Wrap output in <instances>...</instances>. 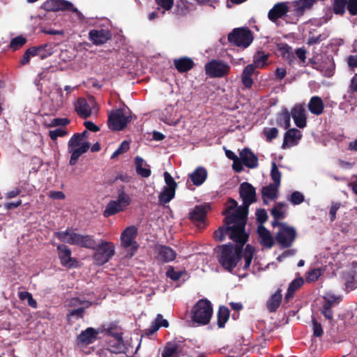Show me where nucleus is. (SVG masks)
<instances>
[{
	"instance_id": "obj_19",
	"label": "nucleus",
	"mask_w": 357,
	"mask_h": 357,
	"mask_svg": "<svg viewBox=\"0 0 357 357\" xmlns=\"http://www.w3.org/2000/svg\"><path fill=\"white\" fill-rule=\"evenodd\" d=\"M155 252L157 259L162 262L173 261L176 257V252L170 247L165 245H157Z\"/></svg>"
},
{
	"instance_id": "obj_61",
	"label": "nucleus",
	"mask_w": 357,
	"mask_h": 357,
	"mask_svg": "<svg viewBox=\"0 0 357 357\" xmlns=\"http://www.w3.org/2000/svg\"><path fill=\"white\" fill-rule=\"evenodd\" d=\"M155 1L159 6L166 10L171 9L174 3V0H155Z\"/></svg>"
},
{
	"instance_id": "obj_60",
	"label": "nucleus",
	"mask_w": 357,
	"mask_h": 357,
	"mask_svg": "<svg viewBox=\"0 0 357 357\" xmlns=\"http://www.w3.org/2000/svg\"><path fill=\"white\" fill-rule=\"evenodd\" d=\"M331 308V307L328 304H324L321 310L323 315L329 321H332L333 319V314Z\"/></svg>"
},
{
	"instance_id": "obj_12",
	"label": "nucleus",
	"mask_w": 357,
	"mask_h": 357,
	"mask_svg": "<svg viewBox=\"0 0 357 357\" xmlns=\"http://www.w3.org/2000/svg\"><path fill=\"white\" fill-rule=\"evenodd\" d=\"M228 39L237 46L246 47L251 43L252 37L250 31L237 29L228 36Z\"/></svg>"
},
{
	"instance_id": "obj_9",
	"label": "nucleus",
	"mask_w": 357,
	"mask_h": 357,
	"mask_svg": "<svg viewBox=\"0 0 357 357\" xmlns=\"http://www.w3.org/2000/svg\"><path fill=\"white\" fill-rule=\"evenodd\" d=\"M130 121V116L126 110L116 109L109 114L108 126L112 130H121Z\"/></svg>"
},
{
	"instance_id": "obj_26",
	"label": "nucleus",
	"mask_w": 357,
	"mask_h": 357,
	"mask_svg": "<svg viewBox=\"0 0 357 357\" xmlns=\"http://www.w3.org/2000/svg\"><path fill=\"white\" fill-rule=\"evenodd\" d=\"M70 245L86 248H95V240L89 235H82L75 232Z\"/></svg>"
},
{
	"instance_id": "obj_64",
	"label": "nucleus",
	"mask_w": 357,
	"mask_h": 357,
	"mask_svg": "<svg viewBox=\"0 0 357 357\" xmlns=\"http://www.w3.org/2000/svg\"><path fill=\"white\" fill-rule=\"evenodd\" d=\"M167 275L173 280H178L181 277V272L175 271L171 268L167 271Z\"/></svg>"
},
{
	"instance_id": "obj_28",
	"label": "nucleus",
	"mask_w": 357,
	"mask_h": 357,
	"mask_svg": "<svg viewBox=\"0 0 357 357\" xmlns=\"http://www.w3.org/2000/svg\"><path fill=\"white\" fill-rule=\"evenodd\" d=\"M57 250H59V257L61 264L67 267L72 266L75 260L71 257L70 250L64 245H59Z\"/></svg>"
},
{
	"instance_id": "obj_13",
	"label": "nucleus",
	"mask_w": 357,
	"mask_h": 357,
	"mask_svg": "<svg viewBox=\"0 0 357 357\" xmlns=\"http://www.w3.org/2000/svg\"><path fill=\"white\" fill-rule=\"evenodd\" d=\"M130 347H132L130 344L123 343L122 337L119 334L111 336L108 340V349L112 353H130Z\"/></svg>"
},
{
	"instance_id": "obj_37",
	"label": "nucleus",
	"mask_w": 357,
	"mask_h": 357,
	"mask_svg": "<svg viewBox=\"0 0 357 357\" xmlns=\"http://www.w3.org/2000/svg\"><path fill=\"white\" fill-rule=\"evenodd\" d=\"M206 214V208L202 206H196L190 213V218L194 222L203 223Z\"/></svg>"
},
{
	"instance_id": "obj_51",
	"label": "nucleus",
	"mask_w": 357,
	"mask_h": 357,
	"mask_svg": "<svg viewBox=\"0 0 357 357\" xmlns=\"http://www.w3.org/2000/svg\"><path fill=\"white\" fill-rule=\"evenodd\" d=\"M268 59V56L264 54L258 53L255 56L254 58V64H252L255 68H263L265 66L266 61Z\"/></svg>"
},
{
	"instance_id": "obj_6",
	"label": "nucleus",
	"mask_w": 357,
	"mask_h": 357,
	"mask_svg": "<svg viewBox=\"0 0 357 357\" xmlns=\"http://www.w3.org/2000/svg\"><path fill=\"white\" fill-rule=\"evenodd\" d=\"M90 145L89 142L81 139V135L75 134L68 144V151L71 154L70 164L74 165L79 156L88 151Z\"/></svg>"
},
{
	"instance_id": "obj_5",
	"label": "nucleus",
	"mask_w": 357,
	"mask_h": 357,
	"mask_svg": "<svg viewBox=\"0 0 357 357\" xmlns=\"http://www.w3.org/2000/svg\"><path fill=\"white\" fill-rule=\"evenodd\" d=\"M93 259L97 265L107 263L115 255V245L110 241H100L98 245L95 243Z\"/></svg>"
},
{
	"instance_id": "obj_4",
	"label": "nucleus",
	"mask_w": 357,
	"mask_h": 357,
	"mask_svg": "<svg viewBox=\"0 0 357 357\" xmlns=\"http://www.w3.org/2000/svg\"><path fill=\"white\" fill-rule=\"evenodd\" d=\"M273 225L278 227L275 235L277 243L283 248L291 246L296 236V229L284 222L274 221Z\"/></svg>"
},
{
	"instance_id": "obj_30",
	"label": "nucleus",
	"mask_w": 357,
	"mask_h": 357,
	"mask_svg": "<svg viewBox=\"0 0 357 357\" xmlns=\"http://www.w3.org/2000/svg\"><path fill=\"white\" fill-rule=\"evenodd\" d=\"M324 108V102L321 98L318 96H313L308 103L310 112L315 115H320L323 112Z\"/></svg>"
},
{
	"instance_id": "obj_20",
	"label": "nucleus",
	"mask_w": 357,
	"mask_h": 357,
	"mask_svg": "<svg viewBox=\"0 0 357 357\" xmlns=\"http://www.w3.org/2000/svg\"><path fill=\"white\" fill-rule=\"evenodd\" d=\"M289 8L287 3L281 2L274 5L268 13V19L273 22L276 23L277 20L284 16L288 12Z\"/></svg>"
},
{
	"instance_id": "obj_63",
	"label": "nucleus",
	"mask_w": 357,
	"mask_h": 357,
	"mask_svg": "<svg viewBox=\"0 0 357 357\" xmlns=\"http://www.w3.org/2000/svg\"><path fill=\"white\" fill-rule=\"evenodd\" d=\"M256 216L258 221L262 225L267 220V213L264 209H259L256 212Z\"/></svg>"
},
{
	"instance_id": "obj_40",
	"label": "nucleus",
	"mask_w": 357,
	"mask_h": 357,
	"mask_svg": "<svg viewBox=\"0 0 357 357\" xmlns=\"http://www.w3.org/2000/svg\"><path fill=\"white\" fill-rule=\"evenodd\" d=\"M174 66L179 72H185L192 68L193 62L188 58H182L174 61Z\"/></svg>"
},
{
	"instance_id": "obj_1",
	"label": "nucleus",
	"mask_w": 357,
	"mask_h": 357,
	"mask_svg": "<svg viewBox=\"0 0 357 357\" xmlns=\"http://www.w3.org/2000/svg\"><path fill=\"white\" fill-rule=\"evenodd\" d=\"M225 215V224L228 225L227 231L230 233L231 239L247 241L248 235L245 232L248 211L243 206L237 208V202L229 199L223 212Z\"/></svg>"
},
{
	"instance_id": "obj_43",
	"label": "nucleus",
	"mask_w": 357,
	"mask_h": 357,
	"mask_svg": "<svg viewBox=\"0 0 357 357\" xmlns=\"http://www.w3.org/2000/svg\"><path fill=\"white\" fill-rule=\"evenodd\" d=\"M287 211V204L284 203L277 204L271 210V214L275 219L284 218Z\"/></svg>"
},
{
	"instance_id": "obj_45",
	"label": "nucleus",
	"mask_w": 357,
	"mask_h": 357,
	"mask_svg": "<svg viewBox=\"0 0 357 357\" xmlns=\"http://www.w3.org/2000/svg\"><path fill=\"white\" fill-rule=\"evenodd\" d=\"M167 328L169 326V323L167 319H164L163 317L158 314L154 321V322L151 326L149 329L150 333H153L157 331L160 327Z\"/></svg>"
},
{
	"instance_id": "obj_42",
	"label": "nucleus",
	"mask_w": 357,
	"mask_h": 357,
	"mask_svg": "<svg viewBox=\"0 0 357 357\" xmlns=\"http://www.w3.org/2000/svg\"><path fill=\"white\" fill-rule=\"evenodd\" d=\"M75 234L72 229H67L65 231L55 232L54 236L61 241L71 244Z\"/></svg>"
},
{
	"instance_id": "obj_15",
	"label": "nucleus",
	"mask_w": 357,
	"mask_h": 357,
	"mask_svg": "<svg viewBox=\"0 0 357 357\" xmlns=\"http://www.w3.org/2000/svg\"><path fill=\"white\" fill-rule=\"evenodd\" d=\"M347 5V10L353 15H357V0H333V10L336 14H343L345 6Z\"/></svg>"
},
{
	"instance_id": "obj_36",
	"label": "nucleus",
	"mask_w": 357,
	"mask_h": 357,
	"mask_svg": "<svg viewBox=\"0 0 357 357\" xmlns=\"http://www.w3.org/2000/svg\"><path fill=\"white\" fill-rule=\"evenodd\" d=\"M315 2V0H298L294 2V12L301 15L306 9H309Z\"/></svg>"
},
{
	"instance_id": "obj_27",
	"label": "nucleus",
	"mask_w": 357,
	"mask_h": 357,
	"mask_svg": "<svg viewBox=\"0 0 357 357\" xmlns=\"http://www.w3.org/2000/svg\"><path fill=\"white\" fill-rule=\"evenodd\" d=\"M239 155L241 160L246 167L249 168H255L257 167L258 158L250 149H243Z\"/></svg>"
},
{
	"instance_id": "obj_31",
	"label": "nucleus",
	"mask_w": 357,
	"mask_h": 357,
	"mask_svg": "<svg viewBox=\"0 0 357 357\" xmlns=\"http://www.w3.org/2000/svg\"><path fill=\"white\" fill-rule=\"evenodd\" d=\"M190 179L194 185H202L207 177V172L203 167H197L190 175Z\"/></svg>"
},
{
	"instance_id": "obj_35",
	"label": "nucleus",
	"mask_w": 357,
	"mask_h": 357,
	"mask_svg": "<svg viewBox=\"0 0 357 357\" xmlns=\"http://www.w3.org/2000/svg\"><path fill=\"white\" fill-rule=\"evenodd\" d=\"M279 187L280 185L275 183H271L264 187L262 189V195L264 201L266 202L267 199L273 200L277 198Z\"/></svg>"
},
{
	"instance_id": "obj_57",
	"label": "nucleus",
	"mask_w": 357,
	"mask_h": 357,
	"mask_svg": "<svg viewBox=\"0 0 357 357\" xmlns=\"http://www.w3.org/2000/svg\"><path fill=\"white\" fill-rule=\"evenodd\" d=\"M345 287L347 291H352L357 287V281L354 280V274L349 275L346 278Z\"/></svg>"
},
{
	"instance_id": "obj_54",
	"label": "nucleus",
	"mask_w": 357,
	"mask_h": 357,
	"mask_svg": "<svg viewBox=\"0 0 357 357\" xmlns=\"http://www.w3.org/2000/svg\"><path fill=\"white\" fill-rule=\"evenodd\" d=\"M324 299L326 301L324 304H328L329 306L332 307L333 304L338 303L341 301V297L328 292L324 296Z\"/></svg>"
},
{
	"instance_id": "obj_38",
	"label": "nucleus",
	"mask_w": 357,
	"mask_h": 357,
	"mask_svg": "<svg viewBox=\"0 0 357 357\" xmlns=\"http://www.w3.org/2000/svg\"><path fill=\"white\" fill-rule=\"evenodd\" d=\"M52 101L57 107H62L67 100V97L64 96L61 88H56L50 93Z\"/></svg>"
},
{
	"instance_id": "obj_10",
	"label": "nucleus",
	"mask_w": 357,
	"mask_h": 357,
	"mask_svg": "<svg viewBox=\"0 0 357 357\" xmlns=\"http://www.w3.org/2000/svg\"><path fill=\"white\" fill-rule=\"evenodd\" d=\"M229 66L220 60H212L205 65L206 73L211 77H222L229 73Z\"/></svg>"
},
{
	"instance_id": "obj_23",
	"label": "nucleus",
	"mask_w": 357,
	"mask_h": 357,
	"mask_svg": "<svg viewBox=\"0 0 357 357\" xmlns=\"http://www.w3.org/2000/svg\"><path fill=\"white\" fill-rule=\"evenodd\" d=\"M99 331L93 328H88L82 331L77 338V342L79 345H87L93 343L97 339Z\"/></svg>"
},
{
	"instance_id": "obj_14",
	"label": "nucleus",
	"mask_w": 357,
	"mask_h": 357,
	"mask_svg": "<svg viewBox=\"0 0 357 357\" xmlns=\"http://www.w3.org/2000/svg\"><path fill=\"white\" fill-rule=\"evenodd\" d=\"M239 192L241 197L243 201V207L245 208L248 211V206L255 202V189L251 184L244 182L240 186Z\"/></svg>"
},
{
	"instance_id": "obj_16",
	"label": "nucleus",
	"mask_w": 357,
	"mask_h": 357,
	"mask_svg": "<svg viewBox=\"0 0 357 357\" xmlns=\"http://www.w3.org/2000/svg\"><path fill=\"white\" fill-rule=\"evenodd\" d=\"M44 9L47 10L56 11L59 10H72L77 12V10L73 7V5L65 0H47L43 3Z\"/></svg>"
},
{
	"instance_id": "obj_18",
	"label": "nucleus",
	"mask_w": 357,
	"mask_h": 357,
	"mask_svg": "<svg viewBox=\"0 0 357 357\" xmlns=\"http://www.w3.org/2000/svg\"><path fill=\"white\" fill-rule=\"evenodd\" d=\"M184 352V345L181 342H172L166 344L162 357H178Z\"/></svg>"
},
{
	"instance_id": "obj_48",
	"label": "nucleus",
	"mask_w": 357,
	"mask_h": 357,
	"mask_svg": "<svg viewBox=\"0 0 357 357\" xmlns=\"http://www.w3.org/2000/svg\"><path fill=\"white\" fill-rule=\"evenodd\" d=\"M255 250L253 247L251 245H247L245 248V253H244V260L245 264L243 266V269H247L250 267L251 261L252 260V257L254 254Z\"/></svg>"
},
{
	"instance_id": "obj_21",
	"label": "nucleus",
	"mask_w": 357,
	"mask_h": 357,
	"mask_svg": "<svg viewBox=\"0 0 357 357\" xmlns=\"http://www.w3.org/2000/svg\"><path fill=\"white\" fill-rule=\"evenodd\" d=\"M301 137V131L296 128L289 129L284 135L282 148L286 149L298 144Z\"/></svg>"
},
{
	"instance_id": "obj_7",
	"label": "nucleus",
	"mask_w": 357,
	"mask_h": 357,
	"mask_svg": "<svg viewBox=\"0 0 357 357\" xmlns=\"http://www.w3.org/2000/svg\"><path fill=\"white\" fill-rule=\"evenodd\" d=\"M137 235V229L134 225L126 227L121 235V245L130 252V256H132L138 248V244L135 241Z\"/></svg>"
},
{
	"instance_id": "obj_24",
	"label": "nucleus",
	"mask_w": 357,
	"mask_h": 357,
	"mask_svg": "<svg viewBox=\"0 0 357 357\" xmlns=\"http://www.w3.org/2000/svg\"><path fill=\"white\" fill-rule=\"evenodd\" d=\"M89 35V39L96 45L104 44L111 38L109 31L105 29H93Z\"/></svg>"
},
{
	"instance_id": "obj_49",
	"label": "nucleus",
	"mask_w": 357,
	"mask_h": 357,
	"mask_svg": "<svg viewBox=\"0 0 357 357\" xmlns=\"http://www.w3.org/2000/svg\"><path fill=\"white\" fill-rule=\"evenodd\" d=\"M281 175V172L279 171L276 163L273 162L271 164V176L273 183L280 185Z\"/></svg>"
},
{
	"instance_id": "obj_25",
	"label": "nucleus",
	"mask_w": 357,
	"mask_h": 357,
	"mask_svg": "<svg viewBox=\"0 0 357 357\" xmlns=\"http://www.w3.org/2000/svg\"><path fill=\"white\" fill-rule=\"evenodd\" d=\"M258 240L261 245L266 248H271L273 244V237L262 225L258 226L257 228Z\"/></svg>"
},
{
	"instance_id": "obj_53",
	"label": "nucleus",
	"mask_w": 357,
	"mask_h": 357,
	"mask_svg": "<svg viewBox=\"0 0 357 357\" xmlns=\"http://www.w3.org/2000/svg\"><path fill=\"white\" fill-rule=\"evenodd\" d=\"M68 133V130L64 128H59L55 130H50L49 135L52 140H56L58 137L66 136Z\"/></svg>"
},
{
	"instance_id": "obj_3",
	"label": "nucleus",
	"mask_w": 357,
	"mask_h": 357,
	"mask_svg": "<svg viewBox=\"0 0 357 357\" xmlns=\"http://www.w3.org/2000/svg\"><path fill=\"white\" fill-rule=\"evenodd\" d=\"M212 314L213 308L211 303L208 300L202 299L193 307L192 319L200 325H206L210 321Z\"/></svg>"
},
{
	"instance_id": "obj_58",
	"label": "nucleus",
	"mask_w": 357,
	"mask_h": 357,
	"mask_svg": "<svg viewBox=\"0 0 357 357\" xmlns=\"http://www.w3.org/2000/svg\"><path fill=\"white\" fill-rule=\"evenodd\" d=\"M26 38L22 36H17L13 38L10 42V47L13 50L22 47L26 43Z\"/></svg>"
},
{
	"instance_id": "obj_32",
	"label": "nucleus",
	"mask_w": 357,
	"mask_h": 357,
	"mask_svg": "<svg viewBox=\"0 0 357 357\" xmlns=\"http://www.w3.org/2000/svg\"><path fill=\"white\" fill-rule=\"evenodd\" d=\"M135 163L136 172L139 175L146 178L151 175V169L142 158L137 156L135 159Z\"/></svg>"
},
{
	"instance_id": "obj_29",
	"label": "nucleus",
	"mask_w": 357,
	"mask_h": 357,
	"mask_svg": "<svg viewBox=\"0 0 357 357\" xmlns=\"http://www.w3.org/2000/svg\"><path fill=\"white\" fill-rule=\"evenodd\" d=\"M75 109L77 114L82 118H87L91 114V108L87 101L83 98H79L74 103Z\"/></svg>"
},
{
	"instance_id": "obj_56",
	"label": "nucleus",
	"mask_w": 357,
	"mask_h": 357,
	"mask_svg": "<svg viewBox=\"0 0 357 357\" xmlns=\"http://www.w3.org/2000/svg\"><path fill=\"white\" fill-rule=\"evenodd\" d=\"M130 147V144L127 141H123L119 147L113 153L112 155V158L114 159L117 158L119 155L126 152Z\"/></svg>"
},
{
	"instance_id": "obj_17",
	"label": "nucleus",
	"mask_w": 357,
	"mask_h": 357,
	"mask_svg": "<svg viewBox=\"0 0 357 357\" xmlns=\"http://www.w3.org/2000/svg\"><path fill=\"white\" fill-rule=\"evenodd\" d=\"M291 115L297 127L303 128L306 126V110L303 105H295L291 109Z\"/></svg>"
},
{
	"instance_id": "obj_59",
	"label": "nucleus",
	"mask_w": 357,
	"mask_h": 357,
	"mask_svg": "<svg viewBox=\"0 0 357 357\" xmlns=\"http://www.w3.org/2000/svg\"><path fill=\"white\" fill-rule=\"evenodd\" d=\"M45 47H46V45H41V46H39L38 47H31V48L28 49L26 51H27L28 54H29V55L31 56H37V55H40V56L42 59H44L46 56L43 54H40V52H42V50H43V49Z\"/></svg>"
},
{
	"instance_id": "obj_55",
	"label": "nucleus",
	"mask_w": 357,
	"mask_h": 357,
	"mask_svg": "<svg viewBox=\"0 0 357 357\" xmlns=\"http://www.w3.org/2000/svg\"><path fill=\"white\" fill-rule=\"evenodd\" d=\"M263 133L264 134L267 141L270 142L277 137L278 130L276 128H265Z\"/></svg>"
},
{
	"instance_id": "obj_47",
	"label": "nucleus",
	"mask_w": 357,
	"mask_h": 357,
	"mask_svg": "<svg viewBox=\"0 0 357 357\" xmlns=\"http://www.w3.org/2000/svg\"><path fill=\"white\" fill-rule=\"evenodd\" d=\"M228 225L225 224V227H220L214 232V238L218 241H222L225 239L226 236H228L230 239V233L227 231Z\"/></svg>"
},
{
	"instance_id": "obj_62",
	"label": "nucleus",
	"mask_w": 357,
	"mask_h": 357,
	"mask_svg": "<svg viewBox=\"0 0 357 357\" xmlns=\"http://www.w3.org/2000/svg\"><path fill=\"white\" fill-rule=\"evenodd\" d=\"M48 196L53 199L62 200L66 198L64 193L61 191H50Z\"/></svg>"
},
{
	"instance_id": "obj_50",
	"label": "nucleus",
	"mask_w": 357,
	"mask_h": 357,
	"mask_svg": "<svg viewBox=\"0 0 357 357\" xmlns=\"http://www.w3.org/2000/svg\"><path fill=\"white\" fill-rule=\"evenodd\" d=\"M322 270L321 268H314L306 273L305 280L307 282H312L318 280L321 275Z\"/></svg>"
},
{
	"instance_id": "obj_46",
	"label": "nucleus",
	"mask_w": 357,
	"mask_h": 357,
	"mask_svg": "<svg viewBox=\"0 0 357 357\" xmlns=\"http://www.w3.org/2000/svg\"><path fill=\"white\" fill-rule=\"evenodd\" d=\"M290 116L291 114L289 112L284 109L282 111L279 115V124L284 127V128L287 129L290 126Z\"/></svg>"
},
{
	"instance_id": "obj_44",
	"label": "nucleus",
	"mask_w": 357,
	"mask_h": 357,
	"mask_svg": "<svg viewBox=\"0 0 357 357\" xmlns=\"http://www.w3.org/2000/svg\"><path fill=\"white\" fill-rule=\"evenodd\" d=\"M229 317V311L228 308L220 306L218 312V325L219 328H223Z\"/></svg>"
},
{
	"instance_id": "obj_52",
	"label": "nucleus",
	"mask_w": 357,
	"mask_h": 357,
	"mask_svg": "<svg viewBox=\"0 0 357 357\" xmlns=\"http://www.w3.org/2000/svg\"><path fill=\"white\" fill-rule=\"evenodd\" d=\"M288 200L294 205H298L304 201V195L298 191H295L288 198Z\"/></svg>"
},
{
	"instance_id": "obj_11",
	"label": "nucleus",
	"mask_w": 357,
	"mask_h": 357,
	"mask_svg": "<svg viewBox=\"0 0 357 357\" xmlns=\"http://www.w3.org/2000/svg\"><path fill=\"white\" fill-rule=\"evenodd\" d=\"M164 178L166 186L164 187L162 191L160 194L159 200L160 202L166 204L169 202L174 197L177 184L171 174L167 172L164 173Z\"/></svg>"
},
{
	"instance_id": "obj_8",
	"label": "nucleus",
	"mask_w": 357,
	"mask_h": 357,
	"mask_svg": "<svg viewBox=\"0 0 357 357\" xmlns=\"http://www.w3.org/2000/svg\"><path fill=\"white\" fill-rule=\"evenodd\" d=\"M131 199L128 195L124 192H120L117 199L110 201L107 205L103 215L105 217L113 215L123 211L130 204Z\"/></svg>"
},
{
	"instance_id": "obj_22",
	"label": "nucleus",
	"mask_w": 357,
	"mask_h": 357,
	"mask_svg": "<svg viewBox=\"0 0 357 357\" xmlns=\"http://www.w3.org/2000/svg\"><path fill=\"white\" fill-rule=\"evenodd\" d=\"M181 117V115L177 114L176 109L172 106L166 107L161 114V119L170 126L177 125Z\"/></svg>"
},
{
	"instance_id": "obj_33",
	"label": "nucleus",
	"mask_w": 357,
	"mask_h": 357,
	"mask_svg": "<svg viewBox=\"0 0 357 357\" xmlns=\"http://www.w3.org/2000/svg\"><path fill=\"white\" fill-rule=\"evenodd\" d=\"M70 304L75 306L78 305H82L80 307L72 310L70 314V316L76 317L77 318H80L82 317L84 308L90 306L91 303L86 301H80L79 299L75 298L70 301Z\"/></svg>"
},
{
	"instance_id": "obj_34",
	"label": "nucleus",
	"mask_w": 357,
	"mask_h": 357,
	"mask_svg": "<svg viewBox=\"0 0 357 357\" xmlns=\"http://www.w3.org/2000/svg\"><path fill=\"white\" fill-rule=\"evenodd\" d=\"M282 301L281 290H278L268 298L266 302L267 309L270 312H275L280 305Z\"/></svg>"
},
{
	"instance_id": "obj_41",
	"label": "nucleus",
	"mask_w": 357,
	"mask_h": 357,
	"mask_svg": "<svg viewBox=\"0 0 357 357\" xmlns=\"http://www.w3.org/2000/svg\"><path fill=\"white\" fill-rule=\"evenodd\" d=\"M304 283V280L302 278H298L294 280L289 284L287 289V293L285 295V300L289 301L293 297L294 292L299 289Z\"/></svg>"
},
{
	"instance_id": "obj_2",
	"label": "nucleus",
	"mask_w": 357,
	"mask_h": 357,
	"mask_svg": "<svg viewBox=\"0 0 357 357\" xmlns=\"http://www.w3.org/2000/svg\"><path fill=\"white\" fill-rule=\"evenodd\" d=\"M237 243L236 245L231 244L222 245L217 248L218 259L222 267L231 271L237 265L241 259V250L244 244L240 241L231 239Z\"/></svg>"
},
{
	"instance_id": "obj_39",
	"label": "nucleus",
	"mask_w": 357,
	"mask_h": 357,
	"mask_svg": "<svg viewBox=\"0 0 357 357\" xmlns=\"http://www.w3.org/2000/svg\"><path fill=\"white\" fill-rule=\"evenodd\" d=\"M254 71L255 66L252 64L248 65L243 71L242 82L247 88H250L252 85L253 81L251 76L254 73Z\"/></svg>"
}]
</instances>
